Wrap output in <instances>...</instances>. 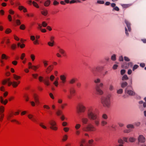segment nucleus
I'll list each match as a JSON object with an SVG mask.
<instances>
[{
	"label": "nucleus",
	"mask_w": 146,
	"mask_h": 146,
	"mask_svg": "<svg viewBox=\"0 0 146 146\" xmlns=\"http://www.w3.org/2000/svg\"><path fill=\"white\" fill-rule=\"evenodd\" d=\"M47 24L45 21H43L42 23V25L44 27H45L47 26Z\"/></svg>",
	"instance_id": "nucleus-48"
},
{
	"label": "nucleus",
	"mask_w": 146,
	"mask_h": 146,
	"mask_svg": "<svg viewBox=\"0 0 146 146\" xmlns=\"http://www.w3.org/2000/svg\"><path fill=\"white\" fill-rule=\"evenodd\" d=\"M39 125L44 129H46V127L43 125V123H39Z\"/></svg>",
	"instance_id": "nucleus-36"
},
{
	"label": "nucleus",
	"mask_w": 146,
	"mask_h": 146,
	"mask_svg": "<svg viewBox=\"0 0 146 146\" xmlns=\"http://www.w3.org/2000/svg\"><path fill=\"white\" fill-rule=\"evenodd\" d=\"M97 3L100 4H103L104 3V1H103L98 0Z\"/></svg>",
	"instance_id": "nucleus-57"
},
{
	"label": "nucleus",
	"mask_w": 146,
	"mask_h": 146,
	"mask_svg": "<svg viewBox=\"0 0 146 146\" xmlns=\"http://www.w3.org/2000/svg\"><path fill=\"white\" fill-rule=\"evenodd\" d=\"M50 3V0H47L44 3V5L45 7H48Z\"/></svg>",
	"instance_id": "nucleus-19"
},
{
	"label": "nucleus",
	"mask_w": 146,
	"mask_h": 146,
	"mask_svg": "<svg viewBox=\"0 0 146 146\" xmlns=\"http://www.w3.org/2000/svg\"><path fill=\"white\" fill-rule=\"evenodd\" d=\"M59 49V52L62 54L63 55V56H64V53H65V51L62 49L59 48L58 47Z\"/></svg>",
	"instance_id": "nucleus-23"
},
{
	"label": "nucleus",
	"mask_w": 146,
	"mask_h": 146,
	"mask_svg": "<svg viewBox=\"0 0 146 146\" xmlns=\"http://www.w3.org/2000/svg\"><path fill=\"white\" fill-rule=\"evenodd\" d=\"M0 114L1 115V116L0 118V120L1 121L3 119V118L4 116V114L1 113H0Z\"/></svg>",
	"instance_id": "nucleus-61"
},
{
	"label": "nucleus",
	"mask_w": 146,
	"mask_h": 146,
	"mask_svg": "<svg viewBox=\"0 0 146 146\" xmlns=\"http://www.w3.org/2000/svg\"><path fill=\"white\" fill-rule=\"evenodd\" d=\"M13 76L14 78L16 80H17L20 78V76H17L15 74H13Z\"/></svg>",
	"instance_id": "nucleus-50"
},
{
	"label": "nucleus",
	"mask_w": 146,
	"mask_h": 146,
	"mask_svg": "<svg viewBox=\"0 0 146 146\" xmlns=\"http://www.w3.org/2000/svg\"><path fill=\"white\" fill-rule=\"evenodd\" d=\"M32 3L34 6L37 8H39V6L36 2H35L34 1H33Z\"/></svg>",
	"instance_id": "nucleus-29"
},
{
	"label": "nucleus",
	"mask_w": 146,
	"mask_h": 146,
	"mask_svg": "<svg viewBox=\"0 0 146 146\" xmlns=\"http://www.w3.org/2000/svg\"><path fill=\"white\" fill-rule=\"evenodd\" d=\"M53 69V65H50L47 68V69L50 72Z\"/></svg>",
	"instance_id": "nucleus-33"
},
{
	"label": "nucleus",
	"mask_w": 146,
	"mask_h": 146,
	"mask_svg": "<svg viewBox=\"0 0 146 146\" xmlns=\"http://www.w3.org/2000/svg\"><path fill=\"white\" fill-rule=\"evenodd\" d=\"M127 83L126 82H122L121 84V87L124 88L127 85Z\"/></svg>",
	"instance_id": "nucleus-21"
},
{
	"label": "nucleus",
	"mask_w": 146,
	"mask_h": 146,
	"mask_svg": "<svg viewBox=\"0 0 146 146\" xmlns=\"http://www.w3.org/2000/svg\"><path fill=\"white\" fill-rule=\"evenodd\" d=\"M54 78H55V77L53 75H52L50 76V80L51 81H52L53 80Z\"/></svg>",
	"instance_id": "nucleus-53"
},
{
	"label": "nucleus",
	"mask_w": 146,
	"mask_h": 146,
	"mask_svg": "<svg viewBox=\"0 0 146 146\" xmlns=\"http://www.w3.org/2000/svg\"><path fill=\"white\" fill-rule=\"evenodd\" d=\"M130 131L129 129H126L123 131V132L125 133H128Z\"/></svg>",
	"instance_id": "nucleus-59"
},
{
	"label": "nucleus",
	"mask_w": 146,
	"mask_h": 146,
	"mask_svg": "<svg viewBox=\"0 0 146 146\" xmlns=\"http://www.w3.org/2000/svg\"><path fill=\"white\" fill-rule=\"evenodd\" d=\"M111 97V95L109 94L106 97H102L101 99V102L104 106L108 108L110 107V98Z\"/></svg>",
	"instance_id": "nucleus-2"
},
{
	"label": "nucleus",
	"mask_w": 146,
	"mask_h": 146,
	"mask_svg": "<svg viewBox=\"0 0 146 146\" xmlns=\"http://www.w3.org/2000/svg\"><path fill=\"white\" fill-rule=\"evenodd\" d=\"M60 79L62 81V82L63 83H64L66 82V77L64 75H61L60 76Z\"/></svg>",
	"instance_id": "nucleus-14"
},
{
	"label": "nucleus",
	"mask_w": 146,
	"mask_h": 146,
	"mask_svg": "<svg viewBox=\"0 0 146 146\" xmlns=\"http://www.w3.org/2000/svg\"><path fill=\"white\" fill-rule=\"evenodd\" d=\"M49 124L51 126H54L56 125V122L53 120H51L49 122Z\"/></svg>",
	"instance_id": "nucleus-25"
},
{
	"label": "nucleus",
	"mask_w": 146,
	"mask_h": 146,
	"mask_svg": "<svg viewBox=\"0 0 146 146\" xmlns=\"http://www.w3.org/2000/svg\"><path fill=\"white\" fill-rule=\"evenodd\" d=\"M124 59L125 61H127V62L129 61L130 60L129 58L128 57H127V56H125L124 57Z\"/></svg>",
	"instance_id": "nucleus-56"
},
{
	"label": "nucleus",
	"mask_w": 146,
	"mask_h": 146,
	"mask_svg": "<svg viewBox=\"0 0 146 146\" xmlns=\"http://www.w3.org/2000/svg\"><path fill=\"white\" fill-rule=\"evenodd\" d=\"M63 129L65 132H67L68 131L69 128L68 127H65Z\"/></svg>",
	"instance_id": "nucleus-63"
},
{
	"label": "nucleus",
	"mask_w": 146,
	"mask_h": 146,
	"mask_svg": "<svg viewBox=\"0 0 146 146\" xmlns=\"http://www.w3.org/2000/svg\"><path fill=\"white\" fill-rule=\"evenodd\" d=\"M85 140L84 139H82L81 140L80 143V146H84L83 143H85Z\"/></svg>",
	"instance_id": "nucleus-37"
},
{
	"label": "nucleus",
	"mask_w": 146,
	"mask_h": 146,
	"mask_svg": "<svg viewBox=\"0 0 146 146\" xmlns=\"http://www.w3.org/2000/svg\"><path fill=\"white\" fill-rule=\"evenodd\" d=\"M126 127H127V128H134V125H133L131 124H129L127 125Z\"/></svg>",
	"instance_id": "nucleus-27"
},
{
	"label": "nucleus",
	"mask_w": 146,
	"mask_h": 146,
	"mask_svg": "<svg viewBox=\"0 0 146 146\" xmlns=\"http://www.w3.org/2000/svg\"><path fill=\"white\" fill-rule=\"evenodd\" d=\"M123 92V90L121 89L118 90L117 91V93L118 94H121Z\"/></svg>",
	"instance_id": "nucleus-45"
},
{
	"label": "nucleus",
	"mask_w": 146,
	"mask_h": 146,
	"mask_svg": "<svg viewBox=\"0 0 146 146\" xmlns=\"http://www.w3.org/2000/svg\"><path fill=\"white\" fill-rule=\"evenodd\" d=\"M125 70L124 69L121 70V72H120L121 74V75H123L125 73Z\"/></svg>",
	"instance_id": "nucleus-55"
},
{
	"label": "nucleus",
	"mask_w": 146,
	"mask_h": 146,
	"mask_svg": "<svg viewBox=\"0 0 146 146\" xmlns=\"http://www.w3.org/2000/svg\"><path fill=\"white\" fill-rule=\"evenodd\" d=\"M53 84L54 85L56 86H58V82L57 80L53 82Z\"/></svg>",
	"instance_id": "nucleus-54"
},
{
	"label": "nucleus",
	"mask_w": 146,
	"mask_h": 146,
	"mask_svg": "<svg viewBox=\"0 0 146 146\" xmlns=\"http://www.w3.org/2000/svg\"><path fill=\"white\" fill-rule=\"evenodd\" d=\"M43 77L42 76H40L39 77V80L40 82H42L43 81L44 84L47 86H48L50 85V84L49 80V77L48 76L46 77L45 79L43 80Z\"/></svg>",
	"instance_id": "nucleus-6"
},
{
	"label": "nucleus",
	"mask_w": 146,
	"mask_h": 146,
	"mask_svg": "<svg viewBox=\"0 0 146 146\" xmlns=\"http://www.w3.org/2000/svg\"><path fill=\"white\" fill-rule=\"evenodd\" d=\"M31 57L32 61H33L35 59V56L33 54H31Z\"/></svg>",
	"instance_id": "nucleus-58"
},
{
	"label": "nucleus",
	"mask_w": 146,
	"mask_h": 146,
	"mask_svg": "<svg viewBox=\"0 0 146 146\" xmlns=\"http://www.w3.org/2000/svg\"><path fill=\"white\" fill-rule=\"evenodd\" d=\"M130 85L127 86L125 89V93H127L130 96H134L135 94V92L133 91L129 90L128 88L129 86L132 88V81L131 79L130 81Z\"/></svg>",
	"instance_id": "nucleus-4"
},
{
	"label": "nucleus",
	"mask_w": 146,
	"mask_h": 146,
	"mask_svg": "<svg viewBox=\"0 0 146 146\" xmlns=\"http://www.w3.org/2000/svg\"><path fill=\"white\" fill-rule=\"evenodd\" d=\"M50 128L52 130H56L57 129V128L55 126H51L50 127Z\"/></svg>",
	"instance_id": "nucleus-43"
},
{
	"label": "nucleus",
	"mask_w": 146,
	"mask_h": 146,
	"mask_svg": "<svg viewBox=\"0 0 146 146\" xmlns=\"http://www.w3.org/2000/svg\"><path fill=\"white\" fill-rule=\"evenodd\" d=\"M75 82V78H72L69 81V83L70 84H73Z\"/></svg>",
	"instance_id": "nucleus-38"
},
{
	"label": "nucleus",
	"mask_w": 146,
	"mask_h": 146,
	"mask_svg": "<svg viewBox=\"0 0 146 146\" xmlns=\"http://www.w3.org/2000/svg\"><path fill=\"white\" fill-rule=\"evenodd\" d=\"M1 99L0 101L1 103L3 104L4 105H6L8 102L7 100H5L4 101L3 99L2 96L0 97Z\"/></svg>",
	"instance_id": "nucleus-15"
},
{
	"label": "nucleus",
	"mask_w": 146,
	"mask_h": 146,
	"mask_svg": "<svg viewBox=\"0 0 146 146\" xmlns=\"http://www.w3.org/2000/svg\"><path fill=\"white\" fill-rule=\"evenodd\" d=\"M136 140V139L133 137H130L129 139V141L131 143L134 142Z\"/></svg>",
	"instance_id": "nucleus-22"
},
{
	"label": "nucleus",
	"mask_w": 146,
	"mask_h": 146,
	"mask_svg": "<svg viewBox=\"0 0 146 146\" xmlns=\"http://www.w3.org/2000/svg\"><path fill=\"white\" fill-rule=\"evenodd\" d=\"M1 58H2L3 59H7V57L6 55L4 54H3L2 55Z\"/></svg>",
	"instance_id": "nucleus-51"
},
{
	"label": "nucleus",
	"mask_w": 146,
	"mask_h": 146,
	"mask_svg": "<svg viewBox=\"0 0 146 146\" xmlns=\"http://www.w3.org/2000/svg\"><path fill=\"white\" fill-rule=\"evenodd\" d=\"M33 77L35 78H36L37 76H38V74H33L32 75Z\"/></svg>",
	"instance_id": "nucleus-62"
},
{
	"label": "nucleus",
	"mask_w": 146,
	"mask_h": 146,
	"mask_svg": "<svg viewBox=\"0 0 146 146\" xmlns=\"http://www.w3.org/2000/svg\"><path fill=\"white\" fill-rule=\"evenodd\" d=\"M102 67L100 66H98L92 68V72L94 74H95L97 72H99L101 70Z\"/></svg>",
	"instance_id": "nucleus-7"
},
{
	"label": "nucleus",
	"mask_w": 146,
	"mask_h": 146,
	"mask_svg": "<svg viewBox=\"0 0 146 146\" xmlns=\"http://www.w3.org/2000/svg\"><path fill=\"white\" fill-rule=\"evenodd\" d=\"M118 143L120 144H122L123 145L124 143V142L123 140L121 139H118Z\"/></svg>",
	"instance_id": "nucleus-32"
},
{
	"label": "nucleus",
	"mask_w": 146,
	"mask_h": 146,
	"mask_svg": "<svg viewBox=\"0 0 146 146\" xmlns=\"http://www.w3.org/2000/svg\"><path fill=\"white\" fill-rule=\"evenodd\" d=\"M42 11H41V13L43 15L46 16L48 14V11L45 9H43Z\"/></svg>",
	"instance_id": "nucleus-13"
},
{
	"label": "nucleus",
	"mask_w": 146,
	"mask_h": 146,
	"mask_svg": "<svg viewBox=\"0 0 146 146\" xmlns=\"http://www.w3.org/2000/svg\"><path fill=\"white\" fill-rule=\"evenodd\" d=\"M69 90L70 94L72 95L75 92V90L74 88L73 87H71L70 88Z\"/></svg>",
	"instance_id": "nucleus-18"
},
{
	"label": "nucleus",
	"mask_w": 146,
	"mask_h": 146,
	"mask_svg": "<svg viewBox=\"0 0 146 146\" xmlns=\"http://www.w3.org/2000/svg\"><path fill=\"white\" fill-rule=\"evenodd\" d=\"M139 67V66L136 64L135 65L133 68L132 70L133 71H134L135 70L137 69Z\"/></svg>",
	"instance_id": "nucleus-49"
},
{
	"label": "nucleus",
	"mask_w": 146,
	"mask_h": 146,
	"mask_svg": "<svg viewBox=\"0 0 146 146\" xmlns=\"http://www.w3.org/2000/svg\"><path fill=\"white\" fill-rule=\"evenodd\" d=\"M24 97L25 98L26 101H28L29 100V97L28 96L27 94H24Z\"/></svg>",
	"instance_id": "nucleus-28"
},
{
	"label": "nucleus",
	"mask_w": 146,
	"mask_h": 146,
	"mask_svg": "<svg viewBox=\"0 0 146 146\" xmlns=\"http://www.w3.org/2000/svg\"><path fill=\"white\" fill-rule=\"evenodd\" d=\"M141 124V123L139 122H137L134 123V125L137 127L139 126Z\"/></svg>",
	"instance_id": "nucleus-47"
},
{
	"label": "nucleus",
	"mask_w": 146,
	"mask_h": 146,
	"mask_svg": "<svg viewBox=\"0 0 146 146\" xmlns=\"http://www.w3.org/2000/svg\"><path fill=\"white\" fill-rule=\"evenodd\" d=\"M125 22L126 24V26L128 29V30L129 32H131V24L128 21L125 20Z\"/></svg>",
	"instance_id": "nucleus-10"
},
{
	"label": "nucleus",
	"mask_w": 146,
	"mask_h": 146,
	"mask_svg": "<svg viewBox=\"0 0 146 146\" xmlns=\"http://www.w3.org/2000/svg\"><path fill=\"white\" fill-rule=\"evenodd\" d=\"M138 140L139 142L144 143L145 142V139L143 135H140L138 137Z\"/></svg>",
	"instance_id": "nucleus-9"
},
{
	"label": "nucleus",
	"mask_w": 146,
	"mask_h": 146,
	"mask_svg": "<svg viewBox=\"0 0 146 146\" xmlns=\"http://www.w3.org/2000/svg\"><path fill=\"white\" fill-rule=\"evenodd\" d=\"M96 112V109L91 107L88 109L87 115L89 119L94 121L95 124L98 126L100 123L99 119Z\"/></svg>",
	"instance_id": "nucleus-1"
},
{
	"label": "nucleus",
	"mask_w": 146,
	"mask_h": 146,
	"mask_svg": "<svg viewBox=\"0 0 146 146\" xmlns=\"http://www.w3.org/2000/svg\"><path fill=\"white\" fill-rule=\"evenodd\" d=\"M12 82L13 83L12 85L13 87L15 88L17 86L18 84L16 82Z\"/></svg>",
	"instance_id": "nucleus-39"
},
{
	"label": "nucleus",
	"mask_w": 146,
	"mask_h": 146,
	"mask_svg": "<svg viewBox=\"0 0 146 146\" xmlns=\"http://www.w3.org/2000/svg\"><path fill=\"white\" fill-rule=\"evenodd\" d=\"M28 65H29V68H32L33 66L32 65V63L29 62L28 63Z\"/></svg>",
	"instance_id": "nucleus-60"
},
{
	"label": "nucleus",
	"mask_w": 146,
	"mask_h": 146,
	"mask_svg": "<svg viewBox=\"0 0 146 146\" xmlns=\"http://www.w3.org/2000/svg\"><path fill=\"white\" fill-rule=\"evenodd\" d=\"M11 32V30L9 29H7L5 31V33L7 34H8Z\"/></svg>",
	"instance_id": "nucleus-46"
},
{
	"label": "nucleus",
	"mask_w": 146,
	"mask_h": 146,
	"mask_svg": "<svg viewBox=\"0 0 146 146\" xmlns=\"http://www.w3.org/2000/svg\"><path fill=\"white\" fill-rule=\"evenodd\" d=\"M128 79V78L126 75H124L122 78V80H127Z\"/></svg>",
	"instance_id": "nucleus-26"
},
{
	"label": "nucleus",
	"mask_w": 146,
	"mask_h": 146,
	"mask_svg": "<svg viewBox=\"0 0 146 146\" xmlns=\"http://www.w3.org/2000/svg\"><path fill=\"white\" fill-rule=\"evenodd\" d=\"M96 128L91 124L87 125L86 127L83 128L82 130L85 131H94L96 130Z\"/></svg>",
	"instance_id": "nucleus-5"
},
{
	"label": "nucleus",
	"mask_w": 146,
	"mask_h": 146,
	"mask_svg": "<svg viewBox=\"0 0 146 146\" xmlns=\"http://www.w3.org/2000/svg\"><path fill=\"white\" fill-rule=\"evenodd\" d=\"M104 84L102 83L97 84L95 86V89L98 94L102 95L103 93V91L100 89V88L103 87Z\"/></svg>",
	"instance_id": "nucleus-3"
},
{
	"label": "nucleus",
	"mask_w": 146,
	"mask_h": 146,
	"mask_svg": "<svg viewBox=\"0 0 146 146\" xmlns=\"http://www.w3.org/2000/svg\"><path fill=\"white\" fill-rule=\"evenodd\" d=\"M15 21L16 24L18 25H20L21 24V22L19 20L16 19L15 20Z\"/></svg>",
	"instance_id": "nucleus-35"
},
{
	"label": "nucleus",
	"mask_w": 146,
	"mask_h": 146,
	"mask_svg": "<svg viewBox=\"0 0 146 146\" xmlns=\"http://www.w3.org/2000/svg\"><path fill=\"white\" fill-rule=\"evenodd\" d=\"M11 48L13 49H15L16 47V45L15 44H13L11 46Z\"/></svg>",
	"instance_id": "nucleus-64"
},
{
	"label": "nucleus",
	"mask_w": 146,
	"mask_h": 146,
	"mask_svg": "<svg viewBox=\"0 0 146 146\" xmlns=\"http://www.w3.org/2000/svg\"><path fill=\"white\" fill-rule=\"evenodd\" d=\"M28 118L31 120L35 122H36L37 121L36 119L34 117L33 115L31 114H29L28 115Z\"/></svg>",
	"instance_id": "nucleus-11"
},
{
	"label": "nucleus",
	"mask_w": 146,
	"mask_h": 146,
	"mask_svg": "<svg viewBox=\"0 0 146 146\" xmlns=\"http://www.w3.org/2000/svg\"><path fill=\"white\" fill-rule=\"evenodd\" d=\"M107 122L105 120H102L100 122V124L101 126L104 127L107 125Z\"/></svg>",
	"instance_id": "nucleus-12"
},
{
	"label": "nucleus",
	"mask_w": 146,
	"mask_h": 146,
	"mask_svg": "<svg viewBox=\"0 0 146 146\" xmlns=\"http://www.w3.org/2000/svg\"><path fill=\"white\" fill-rule=\"evenodd\" d=\"M57 115L58 116H60V115H62V111L61 110H57V111H56V113Z\"/></svg>",
	"instance_id": "nucleus-24"
},
{
	"label": "nucleus",
	"mask_w": 146,
	"mask_h": 146,
	"mask_svg": "<svg viewBox=\"0 0 146 146\" xmlns=\"http://www.w3.org/2000/svg\"><path fill=\"white\" fill-rule=\"evenodd\" d=\"M94 141L92 139L89 140L88 143H87L85 144L84 146H92L91 144Z\"/></svg>",
	"instance_id": "nucleus-16"
},
{
	"label": "nucleus",
	"mask_w": 146,
	"mask_h": 146,
	"mask_svg": "<svg viewBox=\"0 0 146 146\" xmlns=\"http://www.w3.org/2000/svg\"><path fill=\"white\" fill-rule=\"evenodd\" d=\"M86 108L85 106L82 104H80L79 105L78 107L77 108L78 112V113L80 112H84Z\"/></svg>",
	"instance_id": "nucleus-8"
},
{
	"label": "nucleus",
	"mask_w": 146,
	"mask_h": 146,
	"mask_svg": "<svg viewBox=\"0 0 146 146\" xmlns=\"http://www.w3.org/2000/svg\"><path fill=\"white\" fill-rule=\"evenodd\" d=\"M34 99H35V103L36 104H39V101L38 96L36 95H35L34 96Z\"/></svg>",
	"instance_id": "nucleus-20"
},
{
	"label": "nucleus",
	"mask_w": 146,
	"mask_h": 146,
	"mask_svg": "<svg viewBox=\"0 0 146 146\" xmlns=\"http://www.w3.org/2000/svg\"><path fill=\"white\" fill-rule=\"evenodd\" d=\"M94 82L96 83H99L100 82V80L99 78H98L96 80H94Z\"/></svg>",
	"instance_id": "nucleus-52"
},
{
	"label": "nucleus",
	"mask_w": 146,
	"mask_h": 146,
	"mask_svg": "<svg viewBox=\"0 0 146 146\" xmlns=\"http://www.w3.org/2000/svg\"><path fill=\"white\" fill-rule=\"evenodd\" d=\"M4 107L3 106H1L0 107V111L1 113L4 111Z\"/></svg>",
	"instance_id": "nucleus-42"
},
{
	"label": "nucleus",
	"mask_w": 146,
	"mask_h": 146,
	"mask_svg": "<svg viewBox=\"0 0 146 146\" xmlns=\"http://www.w3.org/2000/svg\"><path fill=\"white\" fill-rule=\"evenodd\" d=\"M68 138V136L66 135H65L63 137L62 141H66Z\"/></svg>",
	"instance_id": "nucleus-40"
},
{
	"label": "nucleus",
	"mask_w": 146,
	"mask_h": 146,
	"mask_svg": "<svg viewBox=\"0 0 146 146\" xmlns=\"http://www.w3.org/2000/svg\"><path fill=\"white\" fill-rule=\"evenodd\" d=\"M20 29L22 30H24L25 29V26L23 24L21 25L20 27Z\"/></svg>",
	"instance_id": "nucleus-44"
},
{
	"label": "nucleus",
	"mask_w": 146,
	"mask_h": 146,
	"mask_svg": "<svg viewBox=\"0 0 146 146\" xmlns=\"http://www.w3.org/2000/svg\"><path fill=\"white\" fill-rule=\"evenodd\" d=\"M102 117L104 119H106L108 118L107 115L106 114H104L102 115Z\"/></svg>",
	"instance_id": "nucleus-31"
},
{
	"label": "nucleus",
	"mask_w": 146,
	"mask_h": 146,
	"mask_svg": "<svg viewBox=\"0 0 146 146\" xmlns=\"http://www.w3.org/2000/svg\"><path fill=\"white\" fill-rule=\"evenodd\" d=\"M81 125L79 124H76L75 126V128L76 130L78 129L80 127Z\"/></svg>",
	"instance_id": "nucleus-41"
},
{
	"label": "nucleus",
	"mask_w": 146,
	"mask_h": 146,
	"mask_svg": "<svg viewBox=\"0 0 146 146\" xmlns=\"http://www.w3.org/2000/svg\"><path fill=\"white\" fill-rule=\"evenodd\" d=\"M111 59L113 61H115L116 59V55L115 54H113L111 56Z\"/></svg>",
	"instance_id": "nucleus-34"
},
{
	"label": "nucleus",
	"mask_w": 146,
	"mask_h": 146,
	"mask_svg": "<svg viewBox=\"0 0 146 146\" xmlns=\"http://www.w3.org/2000/svg\"><path fill=\"white\" fill-rule=\"evenodd\" d=\"M109 89L110 91H112L114 89L113 86L112 85H110L109 86Z\"/></svg>",
	"instance_id": "nucleus-30"
},
{
	"label": "nucleus",
	"mask_w": 146,
	"mask_h": 146,
	"mask_svg": "<svg viewBox=\"0 0 146 146\" xmlns=\"http://www.w3.org/2000/svg\"><path fill=\"white\" fill-rule=\"evenodd\" d=\"M82 121L83 123L86 124L87 123L88 121V119L87 118L83 117L82 119Z\"/></svg>",
	"instance_id": "nucleus-17"
}]
</instances>
